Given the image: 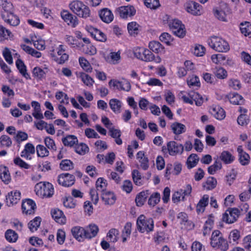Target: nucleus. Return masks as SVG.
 Here are the masks:
<instances>
[{
	"instance_id": "63",
	"label": "nucleus",
	"mask_w": 251,
	"mask_h": 251,
	"mask_svg": "<svg viewBox=\"0 0 251 251\" xmlns=\"http://www.w3.org/2000/svg\"><path fill=\"white\" fill-rule=\"evenodd\" d=\"M145 5L151 9H155L159 5V0H144Z\"/></svg>"
},
{
	"instance_id": "58",
	"label": "nucleus",
	"mask_w": 251,
	"mask_h": 251,
	"mask_svg": "<svg viewBox=\"0 0 251 251\" xmlns=\"http://www.w3.org/2000/svg\"><path fill=\"white\" fill-rule=\"evenodd\" d=\"M214 223L213 220L211 218H209L205 222V224L203 226V234L205 235L207 234L212 228V226Z\"/></svg>"
},
{
	"instance_id": "35",
	"label": "nucleus",
	"mask_w": 251,
	"mask_h": 251,
	"mask_svg": "<svg viewBox=\"0 0 251 251\" xmlns=\"http://www.w3.org/2000/svg\"><path fill=\"white\" fill-rule=\"evenodd\" d=\"M62 141L65 146L72 147L77 143L78 139L75 135H68L65 137L63 138Z\"/></svg>"
},
{
	"instance_id": "54",
	"label": "nucleus",
	"mask_w": 251,
	"mask_h": 251,
	"mask_svg": "<svg viewBox=\"0 0 251 251\" xmlns=\"http://www.w3.org/2000/svg\"><path fill=\"white\" fill-rule=\"evenodd\" d=\"M240 30L242 33L245 36H251V24L249 22H246L244 25L241 24Z\"/></svg>"
},
{
	"instance_id": "32",
	"label": "nucleus",
	"mask_w": 251,
	"mask_h": 251,
	"mask_svg": "<svg viewBox=\"0 0 251 251\" xmlns=\"http://www.w3.org/2000/svg\"><path fill=\"white\" fill-rule=\"evenodd\" d=\"M227 97L230 102L233 104L241 105L244 102L243 97L237 93L229 94Z\"/></svg>"
},
{
	"instance_id": "16",
	"label": "nucleus",
	"mask_w": 251,
	"mask_h": 251,
	"mask_svg": "<svg viewBox=\"0 0 251 251\" xmlns=\"http://www.w3.org/2000/svg\"><path fill=\"white\" fill-rule=\"evenodd\" d=\"M201 5L194 1H189L186 3L185 8L187 11L193 15H200Z\"/></svg>"
},
{
	"instance_id": "39",
	"label": "nucleus",
	"mask_w": 251,
	"mask_h": 251,
	"mask_svg": "<svg viewBox=\"0 0 251 251\" xmlns=\"http://www.w3.org/2000/svg\"><path fill=\"white\" fill-rule=\"evenodd\" d=\"M199 161V158L197 154L193 153L187 158V165L188 169H191L195 167Z\"/></svg>"
},
{
	"instance_id": "4",
	"label": "nucleus",
	"mask_w": 251,
	"mask_h": 251,
	"mask_svg": "<svg viewBox=\"0 0 251 251\" xmlns=\"http://www.w3.org/2000/svg\"><path fill=\"white\" fill-rule=\"evenodd\" d=\"M35 191L42 198H50L53 195L54 188L51 183L41 181L35 185Z\"/></svg>"
},
{
	"instance_id": "8",
	"label": "nucleus",
	"mask_w": 251,
	"mask_h": 251,
	"mask_svg": "<svg viewBox=\"0 0 251 251\" xmlns=\"http://www.w3.org/2000/svg\"><path fill=\"white\" fill-rule=\"evenodd\" d=\"M214 16L219 20L226 22L227 15L229 13V8L226 4L221 5L220 7L213 9Z\"/></svg>"
},
{
	"instance_id": "2",
	"label": "nucleus",
	"mask_w": 251,
	"mask_h": 251,
	"mask_svg": "<svg viewBox=\"0 0 251 251\" xmlns=\"http://www.w3.org/2000/svg\"><path fill=\"white\" fill-rule=\"evenodd\" d=\"M69 8L79 17L87 18L90 16V10L89 7L81 1H73L69 4Z\"/></svg>"
},
{
	"instance_id": "46",
	"label": "nucleus",
	"mask_w": 251,
	"mask_h": 251,
	"mask_svg": "<svg viewBox=\"0 0 251 251\" xmlns=\"http://www.w3.org/2000/svg\"><path fill=\"white\" fill-rule=\"evenodd\" d=\"M139 25L135 22H132L128 24L127 29L129 33L131 35H137L139 31Z\"/></svg>"
},
{
	"instance_id": "5",
	"label": "nucleus",
	"mask_w": 251,
	"mask_h": 251,
	"mask_svg": "<svg viewBox=\"0 0 251 251\" xmlns=\"http://www.w3.org/2000/svg\"><path fill=\"white\" fill-rule=\"evenodd\" d=\"M184 151V146L175 141H171L167 143V146L162 147V151L164 154H169L171 156L181 154Z\"/></svg>"
},
{
	"instance_id": "6",
	"label": "nucleus",
	"mask_w": 251,
	"mask_h": 251,
	"mask_svg": "<svg viewBox=\"0 0 251 251\" xmlns=\"http://www.w3.org/2000/svg\"><path fill=\"white\" fill-rule=\"evenodd\" d=\"M170 29L176 36L183 38L185 35L184 25L181 22L177 19H174L169 22Z\"/></svg>"
},
{
	"instance_id": "61",
	"label": "nucleus",
	"mask_w": 251,
	"mask_h": 251,
	"mask_svg": "<svg viewBox=\"0 0 251 251\" xmlns=\"http://www.w3.org/2000/svg\"><path fill=\"white\" fill-rule=\"evenodd\" d=\"M164 97L166 102L170 105L172 104L175 102V95L170 90L165 91Z\"/></svg>"
},
{
	"instance_id": "22",
	"label": "nucleus",
	"mask_w": 251,
	"mask_h": 251,
	"mask_svg": "<svg viewBox=\"0 0 251 251\" xmlns=\"http://www.w3.org/2000/svg\"><path fill=\"white\" fill-rule=\"evenodd\" d=\"M48 72L47 68L42 69L39 67H35L32 70L33 76L38 80H42L46 76V74Z\"/></svg>"
},
{
	"instance_id": "45",
	"label": "nucleus",
	"mask_w": 251,
	"mask_h": 251,
	"mask_svg": "<svg viewBox=\"0 0 251 251\" xmlns=\"http://www.w3.org/2000/svg\"><path fill=\"white\" fill-rule=\"evenodd\" d=\"M41 219L39 217H35L28 223V228L32 232L36 231L40 225Z\"/></svg>"
},
{
	"instance_id": "23",
	"label": "nucleus",
	"mask_w": 251,
	"mask_h": 251,
	"mask_svg": "<svg viewBox=\"0 0 251 251\" xmlns=\"http://www.w3.org/2000/svg\"><path fill=\"white\" fill-rule=\"evenodd\" d=\"M14 10V6L12 3L9 0H0V14H5Z\"/></svg>"
},
{
	"instance_id": "15",
	"label": "nucleus",
	"mask_w": 251,
	"mask_h": 251,
	"mask_svg": "<svg viewBox=\"0 0 251 251\" xmlns=\"http://www.w3.org/2000/svg\"><path fill=\"white\" fill-rule=\"evenodd\" d=\"M21 199V193L18 191H11L6 196V202L8 206L18 202Z\"/></svg>"
},
{
	"instance_id": "47",
	"label": "nucleus",
	"mask_w": 251,
	"mask_h": 251,
	"mask_svg": "<svg viewBox=\"0 0 251 251\" xmlns=\"http://www.w3.org/2000/svg\"><path fill=\"white\" fill-rule=\"evenodd\" d=\"M160 200V195L158 192L152 193L148 200V204L151 206H154Z\"/></svg>"
},
{
	"instance_id": "64",
	"label": "nucleus",
	"mask_w": 251,
	"mask_h": 251,
	"mask_svg": "<svg viewBox=\"0 0 251 251\" xmlns=\"http://www.w3.org/2000/svg\"><path fill=\"white\" fill-rule=\"evenodd\" d=\"M44 142L47 147L50 150H56V146L54 140L50 137H47L44 139Z\"/></svg>"
},
{
	"instance_id": "48",
	"label": "nucleus",
	"mask_w": 251,
	"mask_h": 251,
	"mask_svg": "<svg viewBox=\"0 0 251 251\" xmlns=\"http://www.w3.org/2000/svg\"><path fill=\"white\" fill-rule=\"evenodd\" d=\"M79 63L82 69L87 72L90 73L92 71V68L90 63L84 57L79 58Z\"/></svg>"
},
{
	"instance_id": "31",
	"label": "nucleus",
	"mask_w": 251,
	"mask_h": 251,
	"mask_svg": "<svg viewBox=\"0 0 251 251\" xmlns=\"http://www.w3.org/2000/svg\"><path fill=\"white\" fill-rule=\"evenodd\" d=\"M0 178L5 184H8L11 180V176L7 167H0Z\"/></svg>"
},
{
	"instance_id": "49",
	"label": "nucleus",
	"mask_w": 251,
	"mask_h": 251,
	"mask_svg": "<svg viewBox=\"0 0 251 251\" xmlns=\"http://www.w3.org/2000/svg\"><path fill=\"white\" fill-rule=\"evenodd\" d=\"M89 149L84 143L77 144L75 147V151L80 155H84L89 151Z\"/></svg>"
},
{
	"instance_id": "60",
	"label": "nucleus",
	"mask_w": 251,
	"mask_h": 251,
	"mask_svg": "<svg viewBox=\"0 0 251 251\" xmlns=\"http://www.w3.org/2000/svg\"><path fill=\"white\" fill-rule=\"evenodd\" d=\"M160 40L166 44L167 45H170L171 42L173 41V38L170 34L167 32L162 33L159 37Z\"/></svg>"
},
{
	"instance_id": "19",
	"label": "nucleus",
	"mask_w": 251,
	"mask_h": 251,
	"mask_svg": "<svg viewBox=\"0 0 251 251\" xmlns=\"http://www.w3.org/2000/svg\"><path fill=\"white\" fill-rule=\"evenodd\" d=\"M220 161H223L225 164H230L235 160V157L228 151H223L218 157Z\"/></svg>"
},
{
	"instance_id": "30",
	"label": "nucleus",
	"mask_w": 251,
	"mask_h": 251,
	"mask_svg": "<svg viewBox=\"0 0 251 251\" xmlns=\"http://www.w3.org/2000/svg\"><path fill=\"white\" fill-rule=\"evenodd\" d=\"M109 104L110 108L115 114L121 113L122 102L116 99H112L109 100Z\"/></svg>"
},
{
	"instance_id": "18",
	"label": "nucleus",
	"mask_w": 251,
	"mask_h": 251,
	"mask_svg": "<svg viewBox=\"0 0 251 251\" xmlns=\"http://www.w3.org/2000/svg\"><path fill=\"white\" fill-rule=\"evenodd\" d=\"M84 228L86 237L88 239L96 237L99 231V227L95 224H90Z\"/></svg>"
},
{
	"instance_id": "1",
	"label": "nucleus",
	"mask_w": 251,
	"mask_h": 251,
	"mask_svg": "<svg viewBox=\"0 0 251 251\" xmlns=\"http://www.w3.org/2000/svg\"><path fill=\"white\" fill-rule=\"evenodd\" d=\"M137 230L141 233H150L153 230L154 222L152 218H147L144 215H140L136 221Z\"/></svg>"
},
{
	"instance_id": "34",
	"label": "nucleus",
	"mask_w": 251,
	"mask_h": 251,
	"mask_svg": "<svg viewBox=\"0 0 251 251\" xmlns=\"http://www.w3.org/2000/svg\"><path fill=\"white\" fill-rule=\"evenodd\" d=\"M187 84L190 88L198 89L201 86V83L198 76L194 75L190 76L187 80Z\"/></svg>"
},
{
	"instance_id": "38",
	"label": "nucleus",
	"mask_w": 251,
	"mask_h": 251,
	"mask_svg": "<svg viewBox=\"0 0 251 251\" xmlns=\"http://www.w3.org/2000/svg\"><path fill=\"white\" fill-rule=\"evenodd\" d=\"M217 180L213 177H209L206 181L203 183V187L207 190H212L217 185Z\"/></svg>"
},
{
	"instance_id": "20",
	"label": "nucleus",
	"mask_w": 251,
	"mask_h": 251,
	"mask_svg": "<svg viewBox=\"0 0 251 251\" xmlns=\"http://www.w3.org/2000/svg\"><path fill=\"white\" fill-rule=\"evenodd\" d=\"M142 60L147 62L154 61L156 63H159L161 61V59L158 55L155 56L150 50L145 49Z\"/></svg>"
},
{
	"instance_id": "62",
	"label": "nucleus",
	"mask_w": 251,
	"mask_h": 251,
	"mask_svg": "<svg viewBox=\"0 0 251 251\" xmlns=\"http://www.w3.org/2000/svg\"><path fill=\"white\" fill-rule=\"evenodd\" d=\"M215 75L220 79H224L227 76V72L223 68H217L214 72Z\"/></svg>"
},
{
	"instance_id": "51",
	"label": "nucleus",
	"mask_w": 251,
	"mask_h": 251,
	"mask_svg": "<svg viewBox=\"0 0 251 251\" xmlns=\"http://www.w3.org/2000/svg\"><path fill=\"white\" fill-rule=\"evenodd\" d=\"M36 151L38 156L44 157L49 154L48 149L42 145H38L36 146Z\"/></svg>"
},
{
	"instance_id": "56",
	"label": "nucleus",
	"mask_w": 251,
	"mask_h": 251,
	"mask_svg": "<svg viewBox=\"0 0 251 251\" xmlns=\"http://www.w3.org/2000/svg\"><path fill=\"white\" fill-rule=\"evenodd\" d=\"M205 48L202 45H196L193 50V53L197 56H202L205 54Z\"/></svg>"
},
{
	"instance_id": "42",
	"label": "nucleus",
	"mask_w": 251,
	"mask_h": 251,
	"mask_svg": "<svg viewBox=\"0 0 251 251\" xmlns=\"http://www.w3.org/2000/svg\"><path fill=\"white\" fill-rule=\"evenodd\" d=\"M79 77L81 81L88 87L92 86L94 83V79L90 75L84 73H80Z\"/></svg>"
},
{
	"instance_id": "41",
	"label": "nucleus",
	"mask_w": 251,
	"mask_h": 251,
	"mask_svg": "<svg viewBox=\"0 0 251 251\" xmlns=\"http://www.w3.org/2000/svg\"><path fill=\"white\" fill-rule=\"evenodd\" d=\"M96 186L97 191L101 192L102 193L106 192L105 189L107 186L106 180L102 177L99 178L96 182Z\"/></svg>"
},
{
	"instance_id": "3",
	"label": "nucleus",
	"mask_w": 251,
	"mask_h": 251,
	"mask_svg": "<svg viewBox=\"0 0 251 251\" xmlns=\"http://www.w3.org/2000/svg\"><path fill=\"white\" fill-rule=\"evenodd\" d=\"M209 46L218 52H226L229 50L228 43L223 38L213 36L207 40Z\"/></svg>"
},
{
	"instance_id": "27",
	"label": "nucleus",
	"mask_w": 251,
	"mask_h": 251,
	"mask_svg": "<svg viewBox=\"0 0 251 251\" xmlns=\"http://www.w3.org/2000/svg\"><path fill=\"white\" fill-rule=\"evenodd\" d=\"M171 127L173 133L176 135H179L183 133L186 130L185 126L178 122L172 123Z\"/></svg>"
},
{
	"instance_id": "26",
	"label": "nucleus",
	"mask_w": 251,
	"mask_h": 251,
	"mask_svg": "<svg viewBox=\"0 0 251 251\" xmlns=\"http://www.w3.org/2000/svg\"><path fill=\"white\" fill-rule=\"evenodd\" d=\"M210 113L216 119L219 120H223L226 117V112L224 109L219 106L212 108L210 110Z\"/></svg>"
},
{
	"instance_id": "52",
	"label": "nucleus",
	"mask_w": 251,
	"mask_h": 251,
	"mask_svg": "<svg viewBox=\"0 0 251 251\" xmlns=\"http://www.w3.org/2000/svg\"><path fill=\"white\" fill-rule=\"evenodd\" d=\"M60 168L62 170L68 171L74 168L73 163L70 160H63L60 163Z\"/></svg>"
},
{
	"instance_id": "44",
	"label": "nucleus",
	"mask_w": 251,
	"mask_h": 251,
	"mask_svg": "<svg viewBox=\"0 0 251 251\" xmlns=\"http://www.w3.org/2000/svg\"><path fill=\"white\" fill-rule=\"evenodd\" d=\"M119 231L116 228H111L110 229L107 234V239L111 242L115 243L117 241Z\"/></svg>"
},
{
	"instance_id": "36",
	"label": "nucleus",
	"mask_w": 251,
	"mask_h": 251,
	"mask_svg": "<svg viewBox=\"0 0 251 251\" xmlns=\"http://www.w3.org/2000/svg\"><path fill=\"white\" fill-rule=\"evenodd\" d=\"M214 163L208 168V172L210 175H214L215 173L222 169V164L219 160L218 157L214 158Z\"/></svg>"
},
{
	"instance_id": "25",
	"label": "nucleus",
	"mask_w": 251,
	"mask_h": 251,
	"mask_svg": "<svg viewBox=\"0 0 251 251\" xmlns=\"http://www.w3.org/2000/svg\"><path fill=\"white\" fill-rule=\"evenodd\" d=\"M149 47L151 50L156 53L162 54L165 52L164 47L158 41L150 42Z\"/></svg>"
},
{
	"instance_id": "28",
	"label": "nucleus",
	"mask_w": 251,
	"mask_h": 251,
	"mask_svg": "<svg viewBox=\"0 0 251 251\" xmlns=\"http://www.w3.org/2000/svg\"><path fill=\"white\" fill-rule=\"evenodd\" d=\"M16 65L21 74L26 79H30V75L27 73L26 67L24 62L18 59L16 62Z\"/></svg>"
},
{
	"instance_id": "55",
	"label": "nucleus",
	"mask_w": 251,
	"mask_h": 251,
	"mask_svg": "<svg viewBox=\"0 0 251 251\" xmlns=\"http://www.w3.org/2000/svg\"><path fill=\"white\" fill-rule=\"evenodd\" d=\"M13 162L16 165L21 168L28 169L30 168V165L23 160L20 157L14 158Z\"/></svg>"
},
{
	"instance_id": "14",
	"label": "nucleus",
	"mask_w": 251,
	"mask_h": 251,
	"mask_svg": "<svg viewBox=\"0 0 251 251\" xmlns=\"http://www.w3.org/2000/svg\"><path fill=\"white\" fill-rule=\"evenodd\" d=\"M71 233L74 237L79 242H82L87 239L85 228L82 227L75 226L72 227Z\"/></svg>"
},
{
	"instance_id": "57",
	"label": "nucleus",
	"mask_w": 251,
	"mask_h": 251,
	"mask_svg": "<svg viewBox=\"0 0 251 251\" xmlns=\"http://www.w3.org/2000/svg\"><path fill=\"white\" fill-rule=\"evenodd\" d=\"M0 36L5 39H8V38H12L13 35L9 30L0 25Z\"/></svg>"
},
{
	"instance_id": "11",
	"label": "nucleus",
	"mask_w": 251,
	"mask_h": 251,
	"mask_svg": "<svg viewBox=\"0 0 251 251\" xmlns=\"http://www.w3.org/2000/svg\"><path fill=\"white\" fill-rule=\"evenodd\" d=\"M1 16L5 22L12 26H17L20 24V19L17 15L14 14L13 11L2 14Z\"/></svg>"
},
{
	"instance_id": "9",
	"label": "nucleus",
	"mask_w": 251,
	"mask_h": 251,
	"mask_svg": "<svg viewBox=\"0 0 251 251\" xmlns=\"http://www.w3.org/2000/svg\"><path fill=\"white\" fill-rule=\"evenodd\" d=\"M58 182L64 187H70L74 184L75 177L69 173H63L58 176Z\"/></svg>"
},
{
	"instance_id": "29",
	"label": "nucleus",
	"mask_w": 251,
	"mask_h": 251,
	"mask_svg": "<svg viewBox=\"0 0 251 251\" xmlns=\"http://www.w3.org/2000/svg\"><path fill=\"white\" fill-rule=\"evenodd\" d=\"M208 201L209 196L208 195H204L197 204L196 210L198 213H202L204 211L205 207L208 204Z\"/></svg>"
},
{
	"instance_id": "10",
	"label": "nucleus",
	"mask_w": 251,
	"mask_h": 251,
	"mask_svg": "<svg viewBox=\"0 0 251 251\" xmlns=\"http://www.w3.org/2000/svg\"><path fill=\"white\" fill-rule=\"evenodd\" d=\"M61 17L68 25L73 27H75L78 24V20L76 16L67 10L61 11Z\"/></svg>"
},
{
	"instance_id": "40",
	"label": "nucleus",
	"mask_w": 251,
	"mask_h": 251,
	"mask_svg": "<svg viewBox=\"0 0 251 251\" xmlns=\"http://www.w3.org/2000/svg\"><path fill=\"white\" fill-rule=\"evenodd\" d=\"M189 96L191 97L193 102L195 101L196 105L201 106L203 103V98L199 93L192 91L189 93Z\"/></svg>"
},
{
	"instance_id": "53",
	"label": "nucleus",
	"mask_w": 251,
	"mask_h": 251,
	"mask_svg": "<svg viewBox=\"0 0 251 251\" xmlns=\"http://www.w3.org/2000/svg\"><path fill=\"white\" fill-rule=\"evenodd\" d=\"M12 140L11 138L6 135H3L0 137V147L4 146L7 148L11 147L12 145Z\"/></svg>"
},
{
	"instance_id": "24",
	"label": "nucleus",
	"mask_w": 251,
	"mask_h": 251,
	"mask_svg": "<svg viewBox=\"0 0 251 251\" xmlns=\"http://www.w3.org/2000/svg\"><path fill=\"white\" fill-rule=\"evenodd\" d=\"M101 198L105 204H113L116 201V197L114 194L110 191L103 192Z\"/></svg>"
},
{
	"instance_id": "33",
	"label": "nucleus",
	"mask_w": 251,
	"mask_h": 251,
	"mask_svg": "<svg viewBox=\"0 0 251 251\" xmlns=\"http://www.w3.org/2000/svg\"><path fill=\"white\" fill-rule=\"evenodd\" d=\"M150 193L149 190L142 191L139 193L135 198V202L137 206H142L144 204L146 199L148 197Z\"/></svg>"
},
{
	"instance_id": "7",
	"label": "nucleus",
	"mask_w": 251,
	"mask_h": 251,
	"mask_svg": "<svg viewBox=\"0 0 251 251\" xmlns=\"http://www.w3.org/2000/svg\"><path fill=\"white\" fill-rule=\"evenodd\" d=\"M240 213V212L238 208L228 209L223 214V221L226 224H232L237 220Z\"/></svg>"
},
{
	"instance_id": "12",
	"label": "nucleus",
	"mask_w": 251,
	"mask_h": 251,
	"mask_svg": "<svg viewBox=\"0 0 251 251\" xmlns=\"http://www.w3.org/2000/svg\"><path fill=\"white\" fill-rule=\"evenodd\" d=\"M36 208L35 202L31 199H27L23 201L22 209L23 212L26 215L33 214Z\"/></svg>"
},
{
	"instance_id": "43",
	"label": "nucleus",
	"mask_w": 251,
	"mask_h": 251,
	"mask_svg": "<svg viewBox=\"0 0 251 251\" xmlns=\"http://www.w3.org/2000/svg\"><path fill=\"white\" fill-rule=\"evenodd\" d=\"M5 237L9 242H15L18 238V235L15 231L8 229L5 233Z\"/></svg>"
},
{
	"instance_id": "17",
	"label": "nucleus",
	"mask_w": 251,
	"mask_h": 251,
	"mask_svg": "<svg viewBox=\"0 0 251 251\" xmlns=\"http://www.w3.org/2000/svg\"><path fill=\"white\" fill-rule=\"evenodd\" d=\"M52 218L59 224H65L66 218L63 212L59 209H54L51 212Z\"/></svg>"
},
{
	"instance_id": "37",
	"label": "nucleus",
	"mask_w": 251,
	"mask_h": 251,
	"mask_svg": "<svg viewBox=\"0 0 251 251\" xmlns=\"http://www.w3.org/2000/svg\"><path fill=\"white\" fill-rule=\"evenodd\" d=\"M223 237L222 236L221 233L219 230H215L212 232L211 238V245L216 248L217 247L218 243L220 241H222Z\"/></svg>"
},
{
	"instance_id": "59",
	"label": "nucleus",
	"mask_w": 251,
	"mask_h": 251,
	"mask_svg": "<svg viewBox=\"0 0 251 251\" xmlns=\"http://www.w3.org/2000/svg\"><path fill=\"white\" fill-rule=\"evenodd\" d=\"M2 55L5 61L9 64H12L13 63V58L12 56L11 52L10 50L5 48L2 51Z\"/></svg>"
},
{
	"instance_id": "21",
	"label": "nucleus",
	"mask_w": 251,
	"mask_h": 251,
	"mask_svg": "<svg viewBox=\"0 0 251 251\" xmlns=\"http://www.w3.org/2000/svg\"><path fill=\"white\" fill-rule=\"evenodd\" d=\"M99 16L101 20L106 23H111L114 19L112 12L107 8H104L99 12Z\"/></svg>"
},
{
	"instance_id": "13",
	"label": "nucleus",
	"mask_w": 251,
	"mask_h": 251,
	"mask_svg": "<svg viewBox=\"0 0 251 251\" xmlns=\"http://www.w3.org/2000/svg\"><path fill=\"white\" fill-rule=\"evenodd\" d=\"M120 17L126 19L128 17L134 16L136 13V10L132 5L121 6L117 9Z\"/></svg>"
},
{
	"instance_id": "50",
	"label": "nucleus",
	"mask_w": 251,
	"mask_h": 251,
	"mask_svg": "<svg viewBox=\"0 0 251 251\" xmlns=\"http://www.w3.org/2000/svg\"><path fill=\"white\" fill-rule=\"evenodd\" d=\"M27 138V134L20 130L18 131L14 137V139L19 144H20L23 141L26 140Z\"/></svg>"
}]
</instances>
